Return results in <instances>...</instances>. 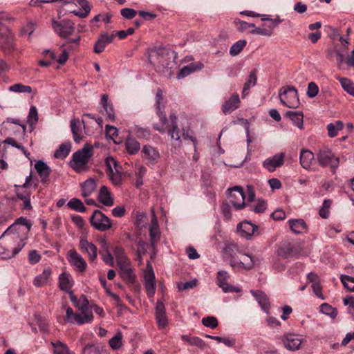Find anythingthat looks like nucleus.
<instances>
[{
    "instance_id": "bb28decb",
    "label": "nucleus",
    "mask_w": 354,
    "mask_h": 354,
    "mask_svg": "<svg viewBox=\"0 0 354 354\" xmlns=\"http://www.w3.org/2000/svg\"><path fill=\"white\" fill-rule=\"evenodd\" d=\"M240 99L237 93H233L232 96L225 102L222 106V111L227 115L237 109L239 106Z\"/></svg>"
},
{
    "instance_id": "a18cd8bd",
    "label": "nucleus",
    "mask_w": 354,
    "mask_h": 354,
    "mask_svg": "<svg viewBox=\"0 0 354 354\" xmlns=\"http://www.w3.org/2000/svg\"><path fill=\"white\" fill-rule=\"evenodd\" d=\"M344 124L342 121L338 120L335 124L330 123L327 125L328 134L329 137L333 138L337 135L338 131L342 130Z\"/></svg>"
},
{
    "instance_id": "5fc2aeb1",
    "label": "nucleus",
    "mask_w": 354,
    "mask_h": 354,
    "mask_svg": "<svg viewBox=\"0 0 354 354\" xmlns=\"http://www.w3.org/2000/svg\"><path fill=\"white\" fill-rule=\"evenodd\" d=\"M234 24L236 29L240 32H244L250 28H254V24L247 23L239 19H235L234 21Z\"/></svg>"
},
{
    "instance_id": "1a4fd4ad",
    "label": "nucleus",
    "mask_w": 354,
    "mask_h": 354,
    "mask_svg": "<svg viewBox=\"0 0 354 354\" xmlns=\"http://www.w3.org/2000/svg\"><path fill=\"white\" fill-rule=\"evenodd\" d=\"M228 192L229 203L237 210L243 209L245 205L243 188L241 186H235L228 189Z\"/></svg>"
},
{
    "instance_id": "5701e85b",
    "label": "nucleus",
    "mask_w": 354,
    "mask_h": 354,
    "mask_svg": "<svg viewBox=\"0 0 354 354\" xmlns=\"http://www.w3.org/2000/svg\"><path fill=\"white\" fill-rule=\"evenodd\" d=\"M258 227L248 221H243L237 226V230L241 236L246 239H250L251 236L257 230Z\"/></svg>"
},
{
    "instance_id": "c756f323",
    "label": "nucleus",
    "mask_w": 354,
    "mask_h": 354,
    "mask_svg": "<svg viewBox=\"0 0 354 354\" xmlns=\"http://www.w3.org/2000/svg\"><path fill=\"white\" fill-rule=\"evenodd\" d=\"M250 293L253 295V297L258 301L259 304L261 307V308L268 313L270 309V301L267 295L261 290H250Z\"/></svg>"
},
{
    "instance_id": "338daca9",
    "label": "nucleus",
    "mask_w": 354,
    "mask_h": 354,
    "mask_svg": "<svg viewBox=\"0 0 354 354\" xmlns=\"http://www.w3.org/2000/svg\"><path fill=\"white\" fill-rule=\"evenodd\" d=\"M221 208L224 217L227 220L230 219L232 217V213L230 203L226 201L223 202L221 205Z\"/></svg>"
},
{
    "instance_id": "aec40b11",
    "label": "nucleus",
    "mask_w": 354,
    "mask_h": 354,
    "mask_svg": "<svg viewBox=\"0 0 354 354\" xmlns=\"http://www.w3.org/2000/svg\"><path fill=\"white\" fill-rule=\"evenodd\" d=\"M285 153H279L266 159L263 162V167L268 171L272 172L277 168L281 167L284 164Z\"/></svg>"
},
{
    "instance_id": "0e129e2a",
    "label": "nucleus",
    "mask_w": 354,
    "mask_h": 354,
    "mask_svg": "<svg viewBox=\"0 0 354 354\" xmlns=\"http://www.w3.org/2000/svg\"><path fill=\"white\" fill-rule=\"evenodd\" d=\"M197 285V280L194 279L185 283H179L177 285L179 291H183L185 290L191 289L196 287Z\"/></svg>"
},
{
    "instance_id": "6e6552de",
    "label": "nucleus",
    "mask_w": 354,
    "mask_h": 354,
    "mask_svg": "<svg viewBox=\"0 0 354 354\" xmlns=\"http://www.w3.org/2000/svg\"><path fill=\"white\" fill-rule=\"evenodd\" d=\"M90 223L93 227L101 232H105L112 226L110 218L100 210L93 212L90 218Z\"/></svg>"
},
{
    "instance_id": "4be33fe9",
    "label": "nucleus",
    "mask_w": 354,
    "mask_h": 354,
    "mask_svg": "<svg viewBox=\"0 0 354 354\" xmlns=\"http://www.w3.org/2000/svg\"><path fill=\"white\" fill-rule=\"evenodd\" d=\"M145 289L149 297H153L156 292V280L152 268L145 272Z\"/></svg>"
},
{
    "instance_id": "2f4dec72",
    "label": "nucleus",
    "mask_w": 354,
    "mask_h": 354,
    "mask_svg": "<svg viewBox=\"0 0 354 354\" xmlns=\"http://www.w3.org/2000/svg\"><path fill=\"white\" fill-rule=\"evenodd\" d=\"M98 200L105 206H112L113 205V200L106 186H102L100 188L98 194Z\"/></svg>"
},
{
    "instance_id": "a19ab883",
    "label": "nucleus",
    "mask_w": 354,
    "mask_h": 354,
    "mask_svg": "<svg viewBox=\"0 0 354 354\" xmlns=\"http://www.w3.org/2000/svg\"><path fill=\"white\" fill-rule=\"evenodd\" d=\"M71 127L73 135L74 141L77 143L80 142L82 139V136H81L80 120L78 119H73L71 121Z\"/></svg>"
},
{
    "instance_id": "8fccbe9b",
    "label": "nucleus",
    "mask_w": 354,
    "mask_h": 354,
    "mask_svg": "<svg viewBox=\"0 0 354 354\" xmlns=\"http://www.w3.org/2000/svg\"><path fill=\"white\" fill-rule=\"evenodd\" d=\"M246 41L244 39H241L234 43L230 49V54L232 56H236L239 55L243 48L246 46Z\"/></svg>"
},
{
    "instance_id": "c85d7f7f",
    "label": "nucleus",
    "mask_w": 354,
    "mask_h": 354,
    "mask_svg": "<svg viewBox=\"0 0 354 354\" xmlns=\"http://www.w3.org/2000/svg\"><path fill=\"white\" fill-rule=\"evenodd\" d=\"M18 225H22L25 226L28 231H29L32 227L31 222L27 219L25 217H20L17 218L15 222L11 225L6 231H5V236L10 234H18L17 231L19 230V228L17 227Z\"/></svg>"
},
{
    "instance_id": "774afa93",
    "label": "nucleus",
    "mask_w": 354,
    "mask_h": 354,
    "mask_svg": "<svg viewBox=\"0 0 354 354\" xmlns=\"http://www.w3.org/2000/svg\"><path fill=\"white\" fill-rule=\"evenodd\" d=\"M120 14L124 18L131 19L136 17L137 12L132 8H125L120 10Z\"/></svg>"
},
{
    "instance_id": "f704fd0d",
    "label": "nucleus",
    "mask_w": 354,
    "mask_h": 354,
    "mask_svg": "<svg viewBox=\"0 0 354 354\" xmlns=\"http://www.w3.org/2000/svg\"><path fill=\"white\" fill-rule=\"evenodd\" d=\"M127 151L131 155L136 154L140 149V145L135 138L127 137L125 141Z\"/></svg>"
},
{
    "instance_id": "de8ad7c7",
    "label": "nucleus",
    "mask_w": 354,
    "mask_h": 354,
    "mask_svg": "<svg viewBox=\"0 0 354 354\" xmlns=\"http://www.w3.org/2000/svg\"><path fill=\"white\" fill-rule=\"evenodd\" d=\"M51 344L55 348V354H73L69 351L66 344L60 341L53 342Z\"/></svg>"
},
{
    "instance_id": "4c0bfd02",
    "label": "nucleus",
    "mask_w": 354,
    "mask_h": 354,
    "mask_svg": "<svg viewBox=\"0 0 354 354\" xmlns=\"http://www.w3.org/2000/svg\"><path fill=\"white\" fill-rule=\"evenodd\" d=\"M97 185L96 182L93 178H89L86 180L82 185V196L84 197H87L91 195L96 189Z\"/></svg>"
},
{
    "instance_id": "2eb2a0df",
    "label": "nucleus",
    "mask_w": 354,
    "mask_h": 354,
    "mask_svg": "<svg viewBox=\"0 0 354 354\" xmlns=\"http://www.w3.org/2000/svg\"><path fill=\"white\" fill-rule=\"evenodd\" d=\"M297 248L289 241H286L278 248L276 255L279 259H288L298 254Z\"/></svg>"
},
{
    "instance_id": "49530a36",
    "label": "nucleus",
    "mask_w": 354,
    "mask_h": 354,
    "mask_svg": "<svg viewBox=\"0 0 354 354\" xmlns=\"http://www.w3.org/2000/svg\"><path fill=\"white\" fill-rule=\"evenodd\" d=\"M8 90L11 92L20 93H30L32 91L31 86L21 83L15 84L10 86Z\"/></svg>"
},
{
    "instance_id": "c9c22d12",
    "label": "nucleus",
    "mask_w": 354,
    "mask_h": 354,
    "mask_svg": "<svg viewBox=\"0 0 354 354\" xmlns=\"http://www.w3.org/2000/svg\"><path fill=\"white\" fill-rule=\"evenodd\" d=\"M286 115L290 118L294 124L298 127L300 129L304 128L303 118L304 115L301 111H288Z\"/></svg>"
},
{
    "instance_id": "a878e982",
    "label": "nucleus",
    "mask_w": 354,
    "mask_h": 354,
    "mask_svg": "<svg viewBox=\"0 0 354 354\" xmlns=\"http://www.w3.org/2000/svg\"><path fill=\"white\" fill-rule=\"evenodd\" d=\"M288 223L290 230L295 234L308 232V225L304 219H290Z\"/></svg>"
},
{
    "instance_id": "f257e3e1",
    "label": "nucleus",
    "mask_w": 354,
    "mask_h": 354,
    "mask_svg": "<svg viewBox=\"0 0 354 354\" xmlns=\"http://www.w3.org/2000/svg\"><path fill=\"white\" fill-rule=\"evenodd\" d=\"M25 242L18 234H7L5 232L0 237V257L10 259L15 257L24 247Z\"/></svg>"
},
{
    "instance_id": "423d86ee",
    "label": "nucleus",
    "mask_w": 354,
    "mask_h": 354,
    "mask_svg": "<svg viewBox=\"0 0 354 354\" xmlns=\"http://www.w3.org/2000/svg\"><path fill=\"white\" fill-rule=\"evenodd\" d=\"M316 160L322 167H329L335 169L339 167V160L328 147H323L316 153Z\"/></svg>"
},
{
    "instance_id": "603ef678",
    "label": "nucleus",
    "mask_w": 354,
    "mask_h": 354,
    "mask_svg": "<svg viewBox=\"0 0 354 354\" xmlns=\"http://www.w3.org/2000/svg\"><path fill=\"white\" fill-rule=\"evenodd\" d=\"M341 281L348 291L354 292V277L348 275H342Z\"/></svg>"
},
{
    "instance_id": "c03bdc74",
    "label": "nucleus",
    "mask_w": 354,
    "mask_h": 354,
    "mask_svg": "<svg viewBox=\"0 0 354 354\" xmlns=\"http://www.w3.org/2000/svg\"><path fill=\"white\" fill-rule=\"evenodd\" d=\"M342 87L343 89L352 96H354V83L346 77H339Z\"/></svg>"
},
{
    "instance_id": "58836bf2",
    "label": "nucleus",
    "mask_w": 354,
    "mask_h": 354,
    "mask_svg": "<svg viewBox=\"0 0 354 354\" xmlns=\"http://www.w3.org/2000/svg\"><path fill=\"white\" fill-rule=\"evenodd\" d=\"M50 270L46 268L43 270V272L37 276L33 280V284L36 287H41L47 283L48 278L50 275Z\"/></svg>"
},
{
    "instance_id": "cd10ccee",
    "label": "nucleus",
    "mask_w": 354,
    "mask_h": 354,
    "mask_svg": "<svg viewBox=\"0 0 354 354\" xmlns=\"http://www.w3.org/2000/svg\"><path fill=\"white\" fill-rule=\"evenodd\" d=\"M118 267L121 277L128 283H133L136 275L133 272V269L130 267V261L119 265Z\"/></svg>"
},
{
    "instance_id": "7ed1b4c3",
    "label": "nucleus",
    "mask_w": 354,
    "mask_h": 354,
    "mask_svg": "<svg viewBox=\"0 0 354 354\" xmlns=\"http://www.w3.org/2000/svg\"><path fill=\"white\" fill-rule=\"evenodd\" d=\"M225 252L230 256V264L232 268H243L245 270H251L256 264H259L260 261L258 258L252 257L248 254H243L240 260H237L234 255V251L238 250V247L235 244H230L225 247Z\"/></svg>"
},
{
    "instance_id": "69168bd1",
    "label": "nucleus",
    "mask_w": 354,
    "mask_h": 354,
    "mask_svg": "<svg viewBox=\"0 0 354 354\" xmlns=\"http://www.w3.org/2000/svg\"><path fill=\"white\" fill-rule=\"evenodd\" d=\"M76 315H78V313H75L71 307L67 308L66 314L64 317L65 322L70 324L77 323Z\"/></svg>"
},
{
    "instance_id": "39448f33",
    "label": "nucleus",
    "mask_w": 354,
    "mask_h": 354,
    "mask_svg": "<svg viewBox=\"0 0 354 354\" xmlns=\"http://www.w3.org/2000/svg\"><path fill=\"white\" fill-rule=\"evenodd\" d=\"M279 97L281 103L288 108L296 109L299 105L297 90L293 86L281 88L279 92Z\"/></svg>"
},
{
    "instance_id": "72a5a7b5",
    "label": "nucleus",
    "mask_w": 354,
    "mask_h": 354,
    "mask_svg": "<svg viewBox=\"0 0 354 354\" xmlns=\"http://www.w3.org/2000/svg\"><path fill=\"white\" fill-rule=\"evenodd\" d=\"M156 113L159 117L160 124H155L153 125V127L160 133H164L166 131L167 124V118L166 114L162 111L161 109H157Z\"/></svg>"
},
{
    "instance_id": "4d7b16f0",
    "label": "nucleus",
    "mask_w": 354,
    "mask_h": 354,
    "mask_svg": "<svg viewBox=\"0 0 354 354\" xmlns=\"http://www.w3.org/2000/svg\"><path fill=\"white\" fill-rule=\"evenodd\" d=\"M135 134L139 139L148 140L150 137V131L145 128L136 126L134 129Z\"/></svg>"
},
{
    "instance_id": "0eeeda50",
    "label": "nucleus",
    "mask_w": 354,
    "mask_h": 354,
    "mask_svg": "<svg viewBox=\"0 0 354 354\" xmlns=\"http://www.w3.org/2000/svg\"><path fill=\"white\" fill-rule=\"evenodd\" d=\"M0 46L6 55H10L16 49L14 35L8 26L1 23H0Z\"/></svg>"
},
{
    "instance_id": "9d476101",
    "label": "nucleus",
    "mask_w": 354,
    "mask_h": 354,
    "mask_svg": "<svg viewBox=\"0 0 354 354\" xmlns=\"http://www.w3.org/2000/svg\"><path fill=\"white\" fill-rule=\"evenodd\" d=\"M78 309L80 311V313L75 315V317L77 318V324L82 325L90 323L93 321V315L92 307L89 306L88 300L86 296L82 295V302Z\"/></svg>"
},
{
    "instance_id": "393cba45",
    "label": "nucleus",
    "mask_w": 354,
    "mask_h": 354,
    "mask_svg": "<svg viewBox=\"0 0 354 354\" xmlns=\"http://www.w3.org/2000/svg\"><path fill=\"white\" fill-rule=\"evenodd\" d=\"M114 37V34L108 35L104 33L101 35L94 45L93 51L97 54L103 52L106 44L113 41Z\"/></svg>"
},
{
    "instance_id": "412c9836",
    "label": "nucleus",
    "mask_w": 354,
    "mask_h": 354,
    "mask_svg": "<svg viewBox=\"0 0 354 354\" xmlns=\"http://www.w3.org/2000/svg\"><path fill=\"white\" fill-rule=\"evenodd\" d=\"M156 319L159 328H164L168 324L166 310L164 304L158 301L155 308Z\"/></svg>"
},
{
    "instance_id": "bf43d9fd",
    "label": "nucleus",
    "mask_w": 354,
    "mask_h": 354,
    "mask_svg": "<svg viewBox=\"0 0 354 354\" xmlns=\"http://www.w3.org/2000/svg\"><path fill=\"white\" fill-rule=\"evenodd\" d=\"M202 323L205 326L209 327L212 329H214L218 326L217 319L212 316H208L207 317H204L202 319Z\"/></svg>"
},
{
    "instance_id": "f8f14e48",
    "label": "nucleus",
    "mask_w": 354,
    "mask_h": 354,
    "mask_svg": "<svg viewBox=\"0 0 354 354\" xmlns=\"http://www.w3.org/2000/svg\"><path fill=\"white\" fill-rule=\"evenodd\" d=\"M170 125L167 129V133L170 136L171 140L174 142L173 145L180 147L182 141L180 139V129L178 125V117L175 112H171L169 115Z\"/></svg>"
},
{
    "instance_id": "7c9ffc66",
    "label": "nucleus",
    "mask_w": 354,
    "mask_h": 354,
    "mask_svg": "<svg viewBox=\"0 0 354 354\" xmlns=\"http://www.w3.org/2000/svg\"><path fill=\"white\" fill-rule=\"evenodd\" d=\"M74 283L71 275L67 272L62 273L59 277V287L60 290L66 292L71 291V288Z\"/></svg>"
},
{
    "instance_id": "79ce46f5",
    "label": "nucleus",
    "mask_w": 354,
    "mask_h": 354,
    "mask_svg": "<svg viewBox=\"0 0 354 354\" xmlns=\"http://www.w3.org/2000/svg\"><path fill=\"white\" fill-rule=\"evenodd\" d=\"M71 145L70 142H65L62 144L59 149L55 152V157L56 158H65L71 151Z\"/></svg>"
},
{
    "instance_id": "f3484780",
    "label": "nucleus",
    "mask_w": 354,
    "mask_h": 354,
    "mask_svg": "<svg viewBox=\"0 0 354 354\" xmlns=\"http://www.w3.org/2000/svg\"><path fill=\"white\" fill-rule=\"evenodd\" d=\"M142 158L147 161V165H154L160 158L159 151L154 147L145 145L142 149Z\"/></svg>"
},
{
    "instance_id": "a211bd4d",
    "label": "nucleus",
    "mask_w": 354,
    "mask_h": 354,
    "mask_svg": "<svg viewBox=\"0 0 354 354\" xmlns=\"http://www.w3.org/2000/svg\"><path fill=\"white\" fill-rule=\"evenodd\" d=\"M217 285L222 288L224 292H240L241 288L235 287L227 283L230 274L224 270L218 271L217 273Z\"/></svg>"
},
{
    "instance_id": "052dcab7",
    "label": "nucleus",
    "mask_w": 354,
    "mask_h": 354,
    "mask_svg": "<svg viewBox=\"0 0 354 354\" xmlns=\"http://www.w3.org/2000/svg\"><path fill=\"white\" fill-rule=\"evenodd\" d=\"M331 202L330 200H324L322 207L319 209V214L323 218H327L329 215V208L330 207Z\"/></svg>"
},
{
    "instance_id": "6ab92c4d",
    "label": "nucleus",
    "mask_w": 354,
    "mask_h": 354,
    "mask_svg": "<svg viewBox=\"0 0 354 354\" xmlns=\"http://www.w3.org/2000/svg\"><path fill=\"white\" fill-rule=\"evenodd\" d=\"M80 250L84 254H87L91 262H93L97 257V248L92 242H89L86 238H81L79 243Z\"/></svg>"
},
{
    "instance_id": "f03ea898",
    "label": "nucleus",
    "mask_w": 354,
    "mask_h": 354,
    "mask_svg": "<svg viewBox=\"0 0 354 354\" xmlns=\"http://www.w3.org/2000/svg\"><path fill=\"white\" fill-rule=\"evenodd\" d=\"M93 155V146L86 143L82 149L77 150L73 154L70 166L77 173L85 171L88 169V163Z\"/></svg>"
},
{
    "instance_id": "ddd939ff",
    "label": "nucleus",
    "mask_w": 354,
    "mask_h": 354,
    "mask_svg": "<svg viewBox=\"0 0 354 354\" xmlns=\"http://www.w3.org/2000/svg\"><path fill=\"white\" fill-rule=\"evenodd\" d=\"M316 155L311 151L306 149H302L299 153V162L303 169L307 171H316L317 168L315 167Z\"/></svg>"
},
{
    "instance_id": "e2e57ef3",
    "label": "nucleus",
    "mask_w": 354,
    "mask_h": 354,
    "mask_svg": "<svg viewBox=\"0 0 354 354\" xmlns=\"http://www.w3.org/2000/svg\"><path fill=\"white\" fill-rule=\"evenodd\" d=\"M319 93L318 86L313 82H311L308 85L306 95L310 98L315 97Z\"/></svg>"
},
{
    "instance_id": "864d4df0",
    "label": "nucleus",
    "mask_w": 354,
    "mask_h": 354,
    "mask_svg": "<svg viewBox=\"0 0 354 354\" xmlns=\"http://www.w3.org/2000/svg\"><path fill=\"white\" fill-rule=\"evenodd\" d=\"M102 351L100 346L88 344L82 349V354H101Z\"/></svg>"
},
{
    "instance_id": "ea45409f",
    "label": "nucleus",
    "mask_w": 354,
    "mask_h": 354,
    "mask_svg": "<svg viewBox=\"0 0 354 354\" xmlns=\"http://www.w3.org/2000/svg\"><path fill=\"white\" fill-rule=\"evenodd\" d=\"M181 338L183 341L187 342L190 345L196 346L201 349H204L207 346L205 342L198 337H190L184 335H182Z\"/></svg>"
},
{
    "instance_id": "37998d69",
    "label": "nucleus",
    "mask_w": 354,
    "mask_h": 354,
    "mask_svg": "<svg viewBox=\"0 0 354 354\" xmlns=\"http://www.w3.org/2000/svg\"><path fill=\"white\" fill-rule=\"evenodd\" d=\"M113 253L118 266L129 261L124 252V250L122 247L116 246L114 248Z\"/></svg>"
},
{
    "instance_id": "9b49d317",
    "label": "nucleus",
    "mask_w": 354,
    "mask_h": 354,
    "mask_svg": "<svg viewBox=\"0 0 354 354\" xmlns=\"http://www.w3.org/2000/svg\"><path fill=\"white\" fill-rule=\"evenodd\" d=\"M53 28L59 37L67 39L75 31L74 23L68 19H64L60 21H53Z\"/></svg>"
},
{
    "instance_id": "20e7f679",
    "label": "nucleus",
    "mask_w": 354,
    "mask_h": 354,
    "mask_svg": "<svg viewBox=\"0 0 354 354\" xmlns=\"http://www.w3.org/2000/svg\"><path fill=\"white\" fill-rule=\"evenodd\" d=\"M173 53L165 49L152 51L149 55V61L159 71L171 68L175 63Z\"/></svg>"
},
{
    "instance_id": "09e8293b",
    "label": "nucleus",
    "mask_w": 354,
    "mask_h": 354,
    "mask_svg": "<svg viewBox=\"0 0 354 354\" xmlns=\"http://www.w3.org/2000/svg\"><path fill=\"white\" fill-rule=\"evenodd\" d=\"M67 205L71 209L79 212H84L86 210L84 203L77 198H72L68 201Z\"/></svg>"
},
{
    "instance_id": "6e6d98bb",
    "label": "nucleus",
    "mask_w": 354,
    "mask_h": 354,
    "mask_svg": "<svg viewBox=\"0 0 354 354\" xmlns=\"http://www.w3.org/2000/svg\"><path fill=\"white\" fill-rule=\"evenodd\" d=\"M17 198L23 201L22 209L26 210L32 209V207L30 203V198L29 194L24 195L21 193L17 194Z\"/></svg>"
},
{
    "instance_id": "e433bc0d",
    "label": "nucleus",
    "mask_w": 354,
    "mask_h": 354,
    "mask_svg": "<svg viewBox=\"0 0 354 354\" xmlns=\"http://www.w3.org/2000/svg\"><path fill=\"white\" fill-rule=\"evenodd\" d=\"M106 173L109 177V179L112 183L115 186H120L122 182V171L117 170L114 171L111 165H109V171Z\"/></svg>"
},
{
    "instance_id": "473e14b6",
    "label": "nucleus",
    "mask_w": 354,
    "mask_h": 354,
    "mask_svg": "<svg viewBox=\"0 0 354 354\" xmlns=\"http://www.w3.org/2000/svg\"><path fill=\"white\" fill-rule=\"evenodd\" d=\"M257 81V70L252 71L248 77L246 82L244 84L242 92V97H245L248 94V91L251 87L256 85Z\"/></svg>"
},
{
    "instance_id": "3c124183",
    "label": "nucleus",
    "mask_w": 354,
    "mask_h": 354,
    "mask_svg": "<svg viewBox=\"0 0 354 354\" xmlns=\"http://www.w3.org/2000/svg\"><path fill=\"white\" fill-rule=\"evenodd\" d=\"M320 312L325 314L331 318L334 319L337 315V310L336 308L332 307L328 304L324 303L320 306Z\"/></svg>"
},
{
    "instance_id": "b1692460",
    "label": "nucleus",
    "mask_w": 354,
    "mask_h": 354,
    "mask_svg": "<svg viewBox=\"0 0 354 354\" xmlns=\"http://www.w3.org/2000/svg\"><path fill=\"white\" fill-rule=\"evenodd\" d=\"M35 169L41 178V183H47L51 173V169L49 166L43 160H38L35 164Z\"/></svg>"
},
{
    "instance_id": "680f3d73",
    "label": "nucleus",
    "mask_w": 354,
    "mask_h": 354,
    "mask_svg": "<svg viewBox=\"0 0 354 354\" xmlns=\"http://www.w3.org/2000/svg\"><path fill=\"white\" fill-rule=\"evenodd\" d=\"M105 131H106V136L109 137L110 139L114 140V142L116 143L115 138L118 135V129L114 126L106 124L105 126Z\"/></svg>"
},
{
    "instance_id": "13d9d810",
    "label": "nucleus",
    "mask_w": 354,
    "mask_h": 354,
    "mask_svg": "<svg viewBox=\"0 0 354 354\" xmlns=\"http://www.w3.org/2000/svg\"><path fill=\"white\" fill-rule=\"evenodd\" d=\"M122 335L120 333H117L109 340V346L114 350L118 349L122 346Z\"/></svg>"
},
{
    "instance_id": "dca6fc26",
    "label": "nucleus",
    "mask_w": 354,
    "mask_h": 354,
    "mask_svg": "<svg viewBox=\"0 0 354 354\" xmlns=\"http://www.w3.org/2000/svg\"><path fill=\"white\" fill-rule=\"evenodd\" d=\"M67 259L70 264L77 271L83 272L86 270L87 267L86 262L75 250H70L68 252Z\"/></svg>"
},
{
    "instance_id": "4468645a",
    "label": "nucleus",
    "mask_w": 354,
    "mask_h": 354,
    "mask_svg": "<svg viewBox=\"0 0 354 354\" xmlns=\"http://www.w3.org/2000/svg\"><path fill=\"white\" fill-rule=\"evenodd\" d=\"M304 340V338L302 335L294 333H288L282 338V342L284 346L287 349L292 351L299 350Z\"/></svg>"
}]
</instances>
